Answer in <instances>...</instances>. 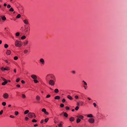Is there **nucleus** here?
<instances>
[{
	"instance_id": "nucleus-41",
	"label": "nucleus",
	"mask_w": 127,
	"mask_h": 127,
	"mask_svg": "<svg viewBox=\"0 0 127 127\" xmlns=\"http://www.w3.org/2000/svg\"><path fill=\"white\" fill-rule=\"evenodd\" d=\"M2 79L4 81H7V80L3 77H1Z\"/></svg>"
},
{
	"instance_id": "nucleus-25",
	"label": "nucleus",
	"mask_w": 127,
	"mask_h": 127,
	"mask_svg": "<svg viewBox=\"0 0 127 127\" xmlns=\"http://www.w3.org/2000/svg\"><path fill=\"white\" fill-rule=\"evenodd\" d=\"M64 116L65 117H67L68 116L66 112H65L64 113Z\"/></svg>"
},
{
	"instance_id": "nucleus-5",
	"label": "nucleus",
	"mask_w": 127,
	"mask_h": 127,
	"mask_svg": "<svg viewBox=\"0 0 127 127\" xmlns=\"http://www.w3.org/2000/svg\"><path fill=\"white\" fill-rule=\"evenodd\" d=\"M0 69L2 71H4L5 70L8 71L10 69V68L8 66L6 67L5 68L2 67H0Z\"/></svg>"
},
{
	"instance_id": "nucleus-22",
	"label": "nucleus",
	"mask_w": 127,
	"mask_h": 127,
	"mask_svg": "<svg viewBox=\"0 0 127 127\" xmlns=\"http://www.w3.org/2000/svg\"><path fill=\"white\" fill-rule=\"evenodd\" d=\"M7 81H4V82L2 83V85H5L7 83Z\"/></svg>"
},
{
	"instance_id": "nucleus-46",
	"label": "nucleus",
	"mask_w": 127,
	"mask_h": 127,
	"mask_svg": "<svg viewBox=\"0 0 127 127\" xmlns=\"http://www.w3.org/2000/svg\"><path fill=\"white\" fill-rule=\"evenodd\" d=\"M20 79L19 78H17L16 80V82H19V81H20Z\"/></svg>"
},
{
	"instance_id": "nucleus-19",
	"label": "nucleus",
	"mask_w": 127,
	"mask_h": 127,
	"mask_svg": "<svg viewBox=\"0 0 127 127\" xmlns=\"http://www.w3.org/2000/svg\"><path fill=\"white\" fill-rule=\"evenodd\" d=\"M60 98V97L59 96H56L54 97V98L55 99H59Z\"/></svg>"
},
{
	"instance_id": "nucleus-54",
	"label": "nucleus",
	"mask_w": 127,
	"mask_h": 127,
	"mask_svg": "<svg viewBox=\"0 0 127 127\" xmlns=\"http://www.w3.org/2000/svg\"><path fill=\"white\" fill-rule=\"evenodd\" d=\"M29 119V118L27 117H26L25 118V119L26 121H27Z\"/></svg>"
},
{
	"instance_id": "nucleus-60",
	"label": "nucleus",
	"mask_w": 127,
	"mask_h": 127,
	"mask_svg": "<svg viewBox=\"0 0 127 127\" xmlns=\"http://www.w3.org/2000/svg\"><path fill=\"white\" fill-rule=\"evenodd\" d=\"M45 114L47 115H48L49 114V113L47 112L46 111V112L44 113Z\"/></svg>"
},
{
	"instance_id": "nucleus-12",
	"label": "nucleus",
	"mask_w": 127,
	"mask_h": 127,
	"mask_svg": "<svg viewBox=\"0 0 127 127\" xmlns=\"http://www.w3.org/2000/svg\"><path fill=\"white\" fill-rule=\"evenodd\" d=\"M40 62L42 64H44L45 61L42 58L40 59L39 60Z\"/></svg>"
},
{
	"instance_id": "nucleus-28",
	"label": "nucleus",
	"mask_w": 127,
	"mask_h": 127,
	"mask_svg": "<svg viewBox=\"0 0 127 127\" xmlns=\"http://www.w3.org/2000/svg\"><path fill=\"white\" fill-rule=\"evenodd\" d=\"M20 35V33L19 32H17L15 33V35L16 36H18Z\"/></svg>"
},
{
	"instance_id": "nucleus-37",
	"label": "nucleus",
	"mask_w": 127,
	"mask_h": 127,
	"mask_svg": "<svg viewBox=\"0 0 127 127\" xmlns=\"http://www.w3.org/2000/svg\"><path fill=\"white\" fill-rule=\"evenodd\" d=\"M37 122V121L35 119H33L32 120V122L33 123L36 122Z\"/></svg>"
},
{
	"instance_id": "nucleus-47",
	"label": "nucleus",
	"mask_w": 127,
	"mask_h": 127,
	"mask_svg": "<svg viewBox=\"0 0 127 127\" xmlns=\"http://www.w3.org/2000/svg\"><path fill=\"white\" fill-rule=\"evenodd\" d=\"M74 97L76 99H78L79 98V97L77 95H75Z\"/></svg>"
},
{
	"instance_id": "nucleus-40",
	"label": "nucleus",
	"mask_w": 127,
	"mask_h": 127,
	"mask_svg": "<svg viewBox=\"0 0 127 127\" xmlns=\"http://www.w3.org/2000/svg\"><path fill=\"white\" fill-rule=\"evenodd\" d=\"M9 11L11 12H13L14 11V9L12 8H11L9 9Z\"/></svg>"
},
{
	"instance_id": "nucleus-26",
	"label": "nucleus",
	"mask_w": 127,
	"mask_h": 127,
	"mask_svg": "<svg viewBox=\"0 0 127 127\" xmlns=\"http://www.w3.org/2000/svg\"><path fill=\"white\" fill-rule=\"evenodd\" d=\"M24 52L25 54H26L28 53V51L27 50H24Z\"/></svg>"
},
{
	"instance_id": "nucleus-9",
	"label": "nucleus",
	"mask_w": 127,
	"mask_h": 127,
	"mask_svg": "<svg viewBox=\"0 0 127 127\" xmlns=\"http://www.w3.org/2000/svg\"><path fill=\"white\" fill-rule=\"evenodd\" d=\"M30 30L29 28L28 27H26L24 30V32L25 33H27L29 32V31Z\"/></svg>"
},
{
	"instance_id": "nucleus-53",
	"label": "nucleus",
	"mask_w": 127,
	"mask_h": 127,
	"mask_svg": "<svg viewBox=\"0 0 127 127\" xmlns=\"http://www.w3.org/2000/svg\"><path fill=\"white\" fill-rule=\"evenodd\" d=\"M94 106L95 107L96 106V105L95 103H93Z\"/></svg>"
},
{
	"instance_id": "nucleus-3",
	"label": "nucleus",
	"mask_w": 127,
	"mask_h": 127,
	"mask_svg": "<svg viewBox=\"0 0 127 127\" xmlns=\"http://www.w3.org/2000/svg\"><path fill=\"white\" fill-rule=\"evenodd\" d=\"M55 80H53V79H50L48 82L49 84L51 86H54L55 84Z\"/></svg>"
},
{
	"instance_id": "nucleus-45",
	"label": "nucleus",
	"mask_w": 127,
	"mask_h": 127,
	"mask_svg": "<svg viewBox=\"0 0 127 127\" xmlns=\"http://www.w3.org/2000/svg\"><path fill=\"white\" fill-rule=\"evenodd\" d=\"M22 97L23 98H25L26 97V96L25 95L23 94L22 95Z\"/></svg>"
},
{
	"instance_id": "nucleus-18",
	"label": "nucleus",
	"mask_w": 127,
	"mask_h": 127,
	"mask_svg": "<svg viewBox=\"0 0 127 127\" xmlns=\"http://www.w3.org/2000/svg\"><path fill=\"white\" fill-rule=\"evenodd\" d=\"M67 98L69 99L70 100H72V99H73V98H72V97L70 95H68L67 96Z\"/></svg>"
},
{
	"instance_id": "nucleus-51",
	"label": "nucleus",
	"mask_w": 127,
	"mask_h": 127,
	"mask_svg": "<svg viewBox=\"0 0 127 127\" xmlns=\"http://www.w3.org/2000/svg\"><path fill=\"white\" fill-rule=\"evenodd\" d=\"M7 8H9L11 7V6L10 5V4H8L7 5Z\"/></svg>"
},
{
	"instance_id": "nucleus-30",
	"label": "nucleus",
	"mask_w": 127,
	"mask_h": 127,
	"mask_svg": "<svg viewBox=\"0 0 127 127\" xmlns=\"http://www.w3.org/2000/svg\"><path fill=\"white\" fill-rule=\"evenodd\" d=\"M6 19V18L5 16H2V19L3 20H5Z\"/></svg>"
},
{
	"instance_id": "nucleus-23",
	"label": "nucleus",
	"mask_w": 127,
	"mask_h": 127,
	"mask_svg": "<svg viewBox=\"0 0 127 127\" xmlns=\"http://www.w3.org/2000/svg\"><path fill=\"white\" fill-rule=\"evenodd\" d=\"M54 91L55 93H58L59 92V90L57 89H55Z\"/></svg>"
},
{
	"instance_id": "nucleus-8",
	"label": "nucleus",
	"mask_w": 127,
	"mask_h": 127,
	"mask_svg": "<svg viewBox=\"0 0 127 127\" xmlns=\"http://www.w3.org/2000/svg\"><path fill=\"white\" fill-rule=\"evenodd\" d=\"M89 122L91 123H93L95 121V120L93 118H90L88 120Z\"/></svg>"
},
{
	"instance_id": "nucleus-63",
	"label": "nucleus",
	"mask_w": 127,
	"mask_h": 127,
	"mask_svg": "<svg viewBox=\"0 0 127 127\" xmlns=\"http://www.w3.org/2000/svg\"><path fill=\"white\" fill-rule=\"evenodd\" d=\"M4 6H6L7 5L6 4V3H4L3 5Z\"/></svg>"
},
{
	"instance_id": "nucleus-34",
	"label": "nucleus",
	"mask_w": 127,
	"mask_h": 127,
	"mask_svg": "<svg viewBox=\"0 0 127 127\" xmlns=\"http://www.w3.org/2000/svg\"><path fill=\"white\" fill-rule=\"evenodd\" d=\"M21 16V15L20 14H18L16 16L17 18H19Z\"/></svg>"
},
{
	"instance_id": "nucleus-24",
	"label": "nucleus",
	"mask_w": 127,
	"mask_h": 127,
	"mask_svg": "<svg viewBox=\"0 0 127 127\" xmlns=\"http://www.w3.org/2000/svg\"><path fill=\"white\" fill-rule=\"evenodd\" d=\"M29 112V111L28 110H26L24 112L25 114H26L28 113Z\"/></svg>"
},
{
	"instance_id": "nucleus-7",
	"label": "nucleus",
	"mask_w": 127,
	"mask_h": 127,
	"mask_svg": "<svg viewBox=\"0 0 127 127\" xmlns=\"http://www.w3.org/2000/svg\"><path fill=\"white\" fill-rule=\"evenodd\" d=\"M76 117L78 118H79L81 120L83 119L84 118L83 116L80 114L77 115L76 116Z\"/></svg>"
},
{
	"instance_id": "nucleus-35",
	"label": "nucleus",
	"mask_w": 127,
	"mask_h": 127,
	"mask_svg": "<svg viewBox=\"0 0 127 127\" xmlns=\"http://www.w3.org/2000/svg\"><path fill=\"white\" fill-rule=\"evenodd\" d=\"M82 82L84 83V85H86V86L87 85V84L86 82H85L83 80L82 81Z\"/></svg>"
},
{
	"instance_id": "nucleus-62",
	"label": "nucleus",
	"mask_w": 127,
	"mask_h": 127,
	"mask_svg": "<svg viewBox=\"0 0 127 127\" xmlns=\"http://www.w3.org/2000/svg\"><path fill=\"white\" fill-rule=\"evenodd\" d=\"M87 98L89 100H91V98L89 97H87Z\"/></svg>"
},
{
	"instance_id": "nucleus-32",
	"label": "nucleus",
	"mask_w": 127,
	"mask_h": 127,
	"mask_svg": "<svg viewBox=\"0 0 127 127\" xmlns=\"http://www.w3.org/2000/svg\"><path fill=\"white\" fill-rule=\"evenodd\" d=\"M34 82L35 83H37L39 82L36 79H35L33 80Z\"/></svg>"
},
{
	"instance_id": "nucleus-42",
	"label": "nucleus",
	"mask_w": 127,
	"mask_h": 127,
	"mask_svg": "<svg viewBox=\"0 0 127 127\" xmlns=\"http://www.w3.org/2000/svg\"><path fill=\"white\" fill-rule=\"evenodd\" d=\"M79 108V107L78 106H77L75 108V109L76 110H78Z\"/></svg>"
},
{
	"instance_id": "nucleus-14",
	"label": "nucleus",
	"mask_w": 127,
	"mask_h": 127,
	"mask_svg": "<svg viewBox=\"0 0 127 127\" xmlns=\"http://www.w3.org/2000/svg\"><path fill=\"white\" fill-rule=\"evenodd\" d=\"M69 120L70 121L72 122L74 121L75 120V118L74 117H70L69 118Z\"/></svg>"
},
{
	"instance_id": "nucleus-20",
	"label": "nucleus",
	"mask_w": 127,
	"mask_h": 127,
	"mask_svg": "<svg viewBox=\"0 0 127 127\" xmlns=\"http://www.w3.org/2000/svg\"><path fill=\"white\" fill-rule=\"evenodd\" d=\"M4 61L5 62L8 64H10V62L9 61L7 60H5Z\"/></svg>"
},
{
	"instance_id": "nucleus-4",
	"label": "nucleus",
	"mask_w": 127,
	"mask_h": 127,
	"mask_svg": "<svg viewBox=\"0 0 127 127\" xmlns=\"http://www.w3.org/2000/svg\"><path fill=\"white\" fill-rule=\"evenodd\" d=\"M28 116L30 118H32L33 117L34 118H35L36 117V116L35 114L33 113H29L28 114Z\"/></svg>"
},
{
	"instance_id": "nucleus-15",
	"label": "nucleus",
	"mask_w": 127,
	"mask_h": 127,
	"mask_svg": "<svg viewBox=\"0 0 127 127\" xmlns=\"http://www.w3.org/2000/svg\"><path fill=\"white\" fill-rule=\"evenodd\" d=\"M11 51L10 50H7L6 52V54L8 55H9L11 53Z\"/></svg>"
},
{
	"instance_id": "nucleus-2",
	"label": "nucleus",
	"mask_w": 127,
	"mask_h": 127,
	"mask_svg": "<svg viewBox=\"0 0 127 127\" xmlns=\"http://www.w3.org/2000/svg\"><path fill=\"white\" fill-rule=\"evenodd\" d=\"M23 45L22 42L19 40H16L15 41V45L16 47H20Z\"/></svg>"
},
{
	"instance_id": "nucleus-21",
	"label": "nucleus",
	"mask_w": 127,
	"mask_h": 127,
	"mask_svg": "<svg viewBox=\"0 0 127 127\" xmlns=\"http://www.w3.org/2000/svg\"><path fill=\"white\" fill-rule=\"evenodd\" d=\"M87 117H88L92 118L93 117V116L92 114H89L87 115Z\"/></svg>"
},
{
	"instance_id": "nucleus-10",
	"label": "nucleus",
	"mask_w": 127,
	"mask_h": 127,
	"mask_svg": "<svg viewBox=\"0 0 127 127\" xmlns=\"http://www.w3.org/2000/svg\"><path fill=\"white\" fill-rule=\"evenodd\" d=\"M31 78L34 80L35 79H36L37 78V76L34 74H32L31 75Z\"/></svg>"
},
{
	"instance_id": "nucleus-13",
	"label": "nucleus",
	"mask_w": 127,
	"mask_h": 127,
	"mask_svg": "<svg viewBox=\"0 0 127 127\" xmlns=\"http://www.w3.org/2000/svg\"><path fill=\"white\" fill-rule=\"evenodd\" d=\"M23 22L26 25H28L29 24V22L27 20L25 19L23 20Z\"/></svg>"
},
{
	"instance_id": "nucleus-39",
	"label": "nucleus",
	"mask_w": 127,
	"mask_h": 127,
	"mask_svg": "<svg viewBox=\"0 0 127 127\" xmlns=\"http://www.w3.org/2000/svg\"><path fill=\"white\" fill-rule=\"evenodd\" d=\"M2 104L3 106H5L6 105V103L5 102H3L2 103Z\"/></svg>"
},
{
	"instance_id": "nucleus-57",
	"label": "nucleus",
	"mask_w": 127,
	"mask_h": 127,
	"mask_svg": "<svg viewBox=\"0 0 127 127\" xmlns=\"http://www.w3.org/2000/svg\"><path fill=\"white\" fill-rule=\"evenodd\" d=\"M3 111L1 110V111H0V115H1L3 113Z\"/></svg>"
},
{
	"instance_id": "nucleus-44",
	"label": "nucleus",
	"mask_w": 127,
	"mask_h": 127,
	"mask_svg": "<svg viewBox=\"0 0 127 127\" xmlns=\"http://www.w3.org/2000/svg\"><path fill=\"white\" fill-rule=\"evenodd\" d=\"M51 96V95H47L46 97V98H48L50 97Z\"/></svg>"
},
{
	"instance_id": "nucleus-1",
	"label": "nucleus",
	"mask_w": 127,
	"mask_h": 127,
	"mask_svg": "<svg viewBox=\"0 0 127 127\" xmlns=\"http://www.w3.org/2000/svg\"><path fill=\"white\" fill-rule=\"evenodd\" d=\"M56 80V77L55 76L52 74H48L45 77V79L46 81L49 80L50 79Z\"/></svg>"
},
{
	"instance_id": "nucleus-38",
	"label": "nucleus",
	"mask_w": 127,
	"mask_h": 127,
	"mask_svg": "<svg viewBox=\"0 0 127 127\" xmlns=\"http://www.w3.org/2000/svg\"><path fill=\"white\" fill-rule=\"evenodd\" d=\"M15 115H16L17 116L18 115V114H19V113L18 111H16L15 112Z\"/></svg>"
},
{
	"instance_id": "nucleus-17",
	"label": "nucleus",
	"mask_w": 127,
	"mask_h": 127,
	"mask_svg": "<svg viewBox=\"0 0 127 127\" xmlns=\"http://www.w3.org/2000/svg\"><path fill=\"white\" fill-rule=\"evenodd\" d=\"M36 98L37 100H39L40 99V97L39 95H37L36 97Z\"/></svg>"
},
{
	"instance_id": "nucleus-52",
	"label": "nucleus",
	"mask_w": 127,
	"mask_h": 127,
	"mask_svg": "<svg viewBox=\"0 0 127 127\" xmlns=\"http://www.w3.org/2000/svg\"><path fill=\"white\" fill-rule=\"evenodd\" d=\"M58 126L59 127H62V125L61 123H60L58 124Z\"/></svg>"
},
{
	"instance_id": "nucleus-16",
	"label": "nucleus",
	"mask_w": 127,
	"mask_h": 127,
	"mask_svg": "<svg viewBox=\"0 0 127 127\" xmlns=\"http://www.w3.org/2000/svg\"><path fill=\"white\" fill-rule=\"evenodd\" d=\"M81 121V120L79 118H77L76 120V122L77 123H78L80 122Z\"/></svg>"
},
{
	"instance_id": "nucleus-27",
	"label": "nucleus",
	"mask_w": 127,
	"mask_h": 127,
	"mask_svg": "<svg viewBox=\"0 0 127 127\" xmlns=\"http://www.w3.org/2000/svg\"><path fill=\"white\" fill-rule=\"evenodd\" d=\"M26 38V36L25 35H23L21 37V38L22 39H25Z\"/></svg>"
},
{
	"instance_id": "nucleus-55",
	"label": "nucleus",
	"mask_w": 127,
	"mask_h": 127,
	"mask_svg": "<svg viewBox=\"0 0 127 127\" xmlns=\"http://www.w3.org/2000/svg\"><path fill=\"white\" fill-rule=\"evenodd\" d=\"M16 86L18 88H19L20 87V86L19 84H18L16 85Z\"/></svg>"
},
{
	"instance_id": "nucleus-58",
	"label": "nucleus",
	"mask_w": 127,
	"mask_h": 127,
	"mask_svg": "<svg viewBox=\"0 0 127 127\" xmlns=\"http://www.w3.org/2000/svg\"><path fill=\"white\" fill-rule=\"evenodd\" d=\"M21 83L23 84H24L25 83V81L23 80H22L21 81Z\"/></svg>"
},
{
	"instance_id": "nucleus-6",
	"label": "nucleus",
	"mask_w": 127,
	"mask_h": 127,
	"mask_svg": "<svg viewBox=\"0 0 127 127\" xmlns=\"http://www.w3.org/2000/svg\"><path fill=\"white\" fill-rule=\"evenodd\" d=\"M3 96L4 98L5 99H7L8 98L9 95L8 93H5L3 94Z\"/></svg>"
},
{
	"instance_id": "nucleus-49",
	"label": "nucleus",
	"mask_w": 127,
	"mask_h": 127,
	"mask_svg": "<svg viewBox=\"0 0 127 127\" xmlns=\"http://www.w3.org/2000/svg\"><path fill=\"white\" fill-rule=\"evenodd\" d=\"M65 99L64 98H63L62 100V102L63 103H64L65 102Z\"/></svg>"
},
{
	"instance_id": "nucleus-64",
	"label": "nucleus",
	"mask_w": 127,
	"mask_h": 127,
	"mask_svg": "<svg viewBox=\"0 0 127 127\" xmlns=\"http://www.w3.org/2000/svg\"><path fill=\"white\" fill-rule=\"evenodd\" d=\"M83 87L85 89H86V86H85V85Z\"/></svg>"
},
{
	"instance_id": "nucleus-29",
	"label": "nucleus",
	"mask_w": 127,
	"mask_h": 127,
	"mask_svg": "<svg viewBox=\"0 0 127 127\" xmlns=\"http://www.w3.org/2000/svg\"><path fill=\"white\" fill-rule=\"evenodd\" d=\"M8 46L7 44H5L4 45V47L5 48H6L8 47Z\"/></svg>"
},
{
	"instance_id": "nucleus-48",
	"label": "nucleus",
	"mask_w": 127,
	"mask_h": 127,
	"mask_svg": "<svg viewBox=\"0 0 127 127\" xmlns=\"http://www.w3.org/2000/svg\"><path fill=\"white\" fill-rule=\"evenodd\" d=\"M65 109L67 110H68L69 109V108L68 107L66 106L65 107Z\"/></svg>"
},
{
	"instance_id": "nucleus-11",
	"label": "nucleus",
	"mask_w": 127,
	"mask_h": 127,
	"mask_svg": "<svg viewBox=\"0 0 127 127\" xmlns=\"http://www.w3.org/2000/svg\"><path fill=\"white\" fill-rule=\"evenodd\" d=\"M29 42V41L28 40H25L23 42L24 45L25 46L27 45Z\"/></svg>"
},
{
	"instance_id": "nucleus-59",
	"label": "nucleus",
	"mask_w": 127,
	"mask_h": 127,
	"mask_svg": "<svg viewBox=\"0 0 127 127\" xmlns=\"http://www.w3.org/2000/svg\"><path fill=\"white\" fill-rule=\"evenodd\" d=\"M72 73L73 74H75V72L74 71H72Z\"/></svg>"
},
{
	"instance_id": "nucleus-50",
	"label": "nucleus",
	"mask_w": 127,
	"mask_h": 127,
	"mask_svg": "<svg viewBox=\"0 0 127 127\" xmlns=\"http://www.w3.org/2000/svg\"><path fill=\"white\" fill-rule=\"evenodd\" d=\"M10 118H15V117H14V116H13V115H10Z\"/></svg>"
},
{
	"instance_id": "nucleus-56",
	"label": "nucleus",
	"mask_w": 127,
	"mask_h": 127,
	"mask_svg": "<svg viewBox=\"0 0 127 127\" xmlns=\"http://www.w3.org/2000/svg\"><path fill=\"white\" fill-rule=\"evenodd\" d=\"M43 122H44V120L42 119L41 120L40 123L41 124H42Z\"/></svg>"
},
{
	"instance_id": "nucleus-61",
	"label": "nucleus",
	"mask_w": 127,
	"mask_h": 127,
	"mask_svg": "<svg viewBox=\"0 0 127 127\" xmlns=\"http://www.w3.org/2000/svg\"><path fill=\"white\" fill-rule=\"evenodd\" d=\"M14 72H15V73H16V69H14Z\"/></svg>"
},
{
	"instance_id": "nucleus-31",
	"label": "nucleus",
	"mask_w": 127,
	"mask_h": 127,
	"mask_svg": "<svg viewBox=\"0 0 127 127\" xmlns=\"http://www.w3.org/2000/svg\"><path fill=\"white\" fill-rule=\"evenodd\" d=\"M42 111L44 113H45L46 111V110L45 109L43 108L42 109Z\"/></svg>"
},
{
	"instance_id": "nucleus-36",
	"label": "nucleus",
	"mask_w": 127,
	"mask_h": 127,
	"mask_svg": "<svg viewBox=\"0 0 127 127\" xmlns=\"http://www.w3.org/2000/svg\"><path fill=\"white\" fill-rule=\"evenodd\" d=\"M49 119L48 118L45 119L44 120V121L46 123H47Z\"/></svg>"
},
{
	"instance_id": "nucleus-43",
	"label": "nucleus",
	"mask_w": 127,
	"mask_h": 127,
	"mask_svg": "<svg viewBox=\"0 0 127 127\" xmlns=\"http://www.w3.org/2000/svg\"><path fill=\"white\" fill-rule=\"evenodd\" d=\"M64 106V105L63 103H61L60 105V106L61 107H63Z\"/></svg>"
},
{
	"instance_id": "nucleus-33",
	"label": "nucleus",
	"mask_w": 127,
	"mask_h": 127,
	"mask_svg": "<svg viewBox=\"0 0 127 127\" xmlns=\"http://www.w3.org/2000/svg\"><path fill=\"white\" fill-rule=\"evenodd\" d=\"M18 59V57L17 56H15L14 57V60H17Z\"/></svg>"
}]
</instances>
